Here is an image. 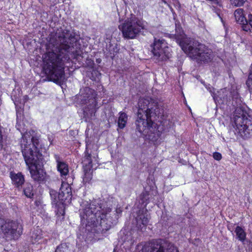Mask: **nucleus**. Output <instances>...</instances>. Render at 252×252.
I'll return each instance as SVG.
<instances>
[{
    "label": "nucleus",
    "mask_w": 252,
    "mask_h": 252,
    "mask_svg": "<svg viewBox=\"0 0 252 252\" xmlns=\"http://www.w3.org/2000/svg\"><path fill=\"white\" fill-rule=\"evenodd\" d=\"M98 160L97 157H92L91 154L86 151V155L84 158L83 163L84 167V177L83 181L85 183L89 182L92 178L91 169L94 168V165L97 164Z\"/></svg>",
    "instance_id": "obj_14"
},
{
    "label": "nucleus",
    "mask_w": 252,
    "mask_h": 252,
    "mask_svg": "<svg viewBox=\"0 0 252 252\" xmlns=\"http://www.w3.org/2000/svg\"><path fill=\"white\" fill-rule=\"evenodd\" d=\"M175 38L182 49L190 58L198 62L208 63L213 58L212 51L197 41L188 38L182 32L179 34H175Z\"/></svg>",
    "instance_id": "obj_5"
},
{
    "label": "nucleus",
    "mask_w": 252,
    "mask_h": 252,
    "mask_svg": "<svg viewBox=\"0 0 252 252\" xmlns=\"http://www.w3.org/2000/svg\"><path fill=\"white\" fill-rule=\"evenodd\" d=\"M76 41L75 33L67 30L57 33L55 38L50 39V43L55 49L43 55V69L53 82L61 83L65 80V64L70 60V53L74 58L81 56L79 49H74Z\"/></svg>",
    "instance_id": "obj_1"
},
{
    "label": "nucleus",
    "mask_w": 252,
    "mask_h": 252,
    "mask_svg": "<svg viewBox=\"0 0 252 252\" xmlns=\"http://www.w3.org/2000/svg\"><path fill=\"white\" fill-rule=\"evenodd\" d=\"M222 93L224 94V95L220 96V99H222L223 101H227L228 100H230V96L228 97L227 94H229V93L226 89H222L220 92V93Z\"/></svg>",
    "instance_id": "obj_25"
},
{
    "label": "nucleus",
    "mask_w": 252,
    "mask_h": 252,
    "mask_svg": "<svg viewBox=\"0 0 252 252\" xmlns=\"http://www.w3.org/2000/svg\"><path fill=\"white\" fill-rule=\"evenodd\" d=\"M81 92V103L88 104L87 106L84 108V115L86 119H92L93 116H94L96 112V94L94 90L89 87L84 88Z\"/></svg>",
    "instance_id": "obj_8"
},
{
    "label": "nucleus",
    "mask_w": 252,
    "mask_h": 252,
    "mask_svg": "<svg viewBox=\"0 0 252 252\" xmlns=\"http://www.w3.org/2000/svg\"><path fill=\"white\" fill-rule=\"evenodd\" d=\"M54 158L57 163L58 171L60 173L61 177L65 179L69 172L68 165L63 161L59 155L56 154Z\"/></svg>",
    "instance_id": "obj_15"
},
{
    "label": "nucleus",
    "mask_w": 252,
    "mask_h": 252,
    "mask_svg": "<svg viewBox=\"0 0 252 252\" xmlns=\"http://www.w3.org/2000/svg\"><path fill=\"white\" fill-rule=\"evenodd\" d=\"M248 117H250L246 112L240 108H237L231 118L236 130L245 138L252 136V122Z\"/></svg>",
    "instance_id": "obj_6"
},
{
    "label": "nucleus",
    "mask_w": 252,
    "mask_h": 252,
    "mask_svg": "<svg viewBox=\"0 0 252 252\" xmlns=\"http://www.w3.org/2000/svg\"><path fill=\"white\" fill-rule=\"evenodd\" d=\"M137 118L135 121L136 130L141 134L148 136L149 139L156 141L161 135L159 130L155 129L153 122L151 118L154 115L157 116L158 110L156 104L150 101L149 98H141L138 103Z\"/></svg>",
    "instance_id": "obj_4"
},
{
    "label": "nucleus",
    "mask_w": 252,
    "mask_h": 252,
    "mask_svg": "<svg viewBox=\"0 0 252 252\" xmlns=\"http://www.w3.org/2000/svg\"><path fill=\"white\" fill-rule=\"evenodd\" d=\"M213 96V98H214V99L215 100L216 99H217V97L215 95H214Z\"/></svg>",
    "instance_id": "obj_32"
},
{
    "label": "nucleus",
    "mask_w": 252,
    "mask_h": 252,
    "mask_svg": "<svg viewBox=\"0 0 252 252\" xmlns=\"http://www.w3.org/2000/svg\"><path fill=\"white\" fill-rule=\"evenodd\" d=\"M235 232L237 236L238 239L243 242L246 237V233L244 230L240 226H237L235 229Z\"/></svg>",
    "instance_id": "obj_20"
},
{
    "label": "nucleus",
    "mask_w": 252,
    "mask_h": 252,
    "mask_svg": "<svg viewBox=\"0 0 252 252\" xmlns=\"http://www.w3.org/2000/svg\"><path fill=\"white\" fill-rule=\"evenodd\" d=\"M141 252H179L173 244L163 239H158L146 243Z\"/></svg>",
    "instance_id": "obj_10"
},
{
    "label": "nucleus",
    "mask_w": 252,
    "mask_h": 252,
    "mask_svg": "<svg viewBox=\"0 0 252 252\" xmlns=\"http://www.w3.org/2000/svg\"><path fill=\"white\" fill-rule=\"evenodd\" d=\"M213 157L214 158L217 160H220L222 158L221 154L219 152L214 153Z\"/></svg>",
    "instance_id": "obj_29"
},
{
    "label": "nucleus",
    "mask_w": 252,
    "mask_h": 252,
    "mask_svg": "<svg viewBox=\"0 0 252 252\" xmlns=\"http://www.w3.org/2000/svg\"><path fill=\"white\" fill-rule=\"evenodd\" d=\"M120 212H121V211H119V212L117 211L116 213L118 214V213H120Z\"/></svg>",
    "instance_id": "obj_34"
},
{
    "label": "nucleus",
    "mask_w": 252,
    "mask_h": 252,
    "mask_svg": "<svg viewBox=\"0 0 252 252\" xmlns=\"http://www.w3.org/2000/svg\"><path fill=\"white\" fill-rule=\"evenodd\" d=\"M130 243V244H133V241H132V240H130V243Z\"/></svg>",
    "instance_id": "obj_33"
},
{
    "label": "nucleus",
    "mask_w": 252,
    "mask_h": 252,
    "mask_svg": "<svg viewBox=\"0 0 252 252\" xmlns=\"http://www.w3.org/2000/svg\"><path fill=\"white\" fill-rule=\"evenodd\" d=\"M113 201L95 200L89 203H83L84 208L80 210L82 223H86V231H88L86 238H97L95 234L103 233L116 223L118 215L112 211Z\"/></svg>",
    "instance_id": "obj_2"
},
{
    "label": "nucleus",
    "mask_w": 252,
    "mask_h": 252,
    "mask_svg": "<svg viewBox=\"0 0 252 252\" xmlns=\"http://www.w3.org/2000/svg\"><path fill=\"white\" fill-rule=\"evenodd\" d=\"M242 26V28L243 31H246L247 32H250L251 30V26L250 25L248 20L247 21L246 23H244V24H240Z\"/></svg>",
    "instance_id": "obj_27"
},
{
    "label": "nucleus",
    "mask_w": 252,
    "mask_h": 252,
    "mask_svg": "<svg viewBox=\"0 0 252 252\" xmlns=\"http://www.w3.org/2000/svg\"><path fill=\"white\" fill-rule=\"evenodd\" d=\"M1 230L6 239H17L22 234L23 227L17 221L8 220L1 225Z\"/></svg>",
    "instance_id": "obj_13"
},
{
    "label": "nucleus",
    "mask_w": 252,
    "mask_h": 252,
    "mask_svg": "<svg viewBox=\"0 0 252 252\" xmlns=\"http://www.w3.org/2000/svg\"><path fill=\"white\" fill-rule=\"evenodd\" d=\"M27 99H28V96L25 95L24 96V99H23V100H20V101H19V99H17V98H15V100H13L16 110H17L19 102L20 104H21V106H23L24 103H25V102L27 100ZM19 117H21V113L19 112V111L17 110V120L19 119Z\"/></svg>",
    "instance_id": "obj_22"
},
{
    "label": "nucleus",
    "mask_w": 252,
    "mask_h": 252,
    "mask_svg": "<svg viewBox=\"0 0 252 252\" xmlns=\"http://www.w3.org/2000/svg\"><path fill=\"white\" fill-rule=\"evenodd\" d=\"M123 36L127 39H133L145 29L144 22L137 17L131 15L124 22L119 26Z\"/></svg>",
    "instance_id": "obj_7"
},
{
    "label": "nucleus",
    "mask_w": 252,
    "mask_h": 252,
    "mask_svg": "<svg viewBox=\"0 0 252 252\" xmlns=\"http://www.w3.org/2000/svg\"><path fill=\"white\" fill-rule=\"evenodd\" d=\"M10 178L13 184L17 188L21 187L25 182L24 176L21 173H10Z\"/></svg>",
    "instance_id": "obj_17"
},
{
    "label": "nucleus",
    "mask_w": 252,
    "mask_h": 252,
    "mask_svg": "<svg viewBox=\"0 0 252 252\" xmlns=\"http://www.w3.org/2000/svg\"><path fill=\"white\" fill-rule=\"evenodd\" d=\"M2 127L0 126V150L2 149L5 144L6 135L2 131Z\"/></svg>",
    "instance_id": "obj_24"
},
{
    "label": "nucleus",
    "mask_w": 252,
    "mask_h": 252,
    "mask_svg": "<svg viewBox=\"0 0 252 252\" xmlns=\"http://www.w3.org/2000/svg\"><path fill=\"white\" fill-rule=\"evenodd\" d=\"M127 121V115L124 112H120L118 120L119 128L123 129L126 126Z\"/></svg>",
    "instance_id": "obj_19"
},
{
    "label": "nucleus",
    "mask_w": 252,
    "mask_h": 252,
    "mask_svg": "<svg viewBox=\"0 0 252 252\" xmlns=\"http://www.w3.org/2000/svg\"><path fill=\"white\" fill-rule=\"evenodd\" d=\"M34 131L26 132L22 136L21 148L25 162L28 166L32 178L36 181L43 180L44 175L40 169L42 164L43 156L39 152L38 146L39 140L33 136Z\"/></svg>",
    "instance_id": "obj_3"
},
{
    "label": "nucleus",
    "mask_w": 252,
    "mask_h": 252,
    "mask_svg": "<svg viewBox=\"0 0 252 252\" xmlns=\"http://www.w3.org/2000/svg\"><path fill=\"white\" fill-rule=\"evenodd\" d=\"M234 15L235 20L238 24H244L248 20L245 17L244 11L242 8H238L235 10Z\"/></svg>",
    "instance_id": "obj_18"
},
{
    "label": "nucleus",
    "mask_w": 252,
    "mask_h": 252,
    "mask_svg": "<svg viewBox=\"0 0 252 252\" xmlns=\"http://www.w3.org/2000/svg\"><path fill=\"white\" fill-rule=\"evenodd\" d=\"M248 22L252 28V14H249L248 15Z\"/></svg>",
    "instance_id": "obj_30"
},
{
    "label": "nucleus",
    "mask_w": 252,
    "mask_h": 252,
    "mask_svg": "<svg viewBox=\"0 0 252 252\" xmlns=\"http://www.w3.org/2000/svg\"><path fill=\"white\" fill-rule=\"evenodd\" d=\"M23 192L24 194L29 198H31L33 195L32 192V186L31 184L26 183L25 185Z\"/></svg>",
    "instance_id": "obj_21"
},
{
    "label": "nucleus",
    "mask_w": 252,
    "mask_h": 252,
    "mask_svg": "<svg viewBox=\"0 0 252 252\" xmlns=\"http://www.w3.org/2000/svg\"><path fill=\"white\" fill-rule=\"evenodd\" d=\"M153 59L158 62H163L171 57L170 49L164 39H157L155 38L154 43L151 44Z\"/></svg>",
    "instance_id": "obj_11"
},
{
    "label": "nucleus",
    "mask_w": 252,
    "mask_h": 252,
    "mask_svg": "<svg viewBox=\"0 0 252 252\" xmlns=\"http://www.w3.org/2000/svg\"><path fill=\"white\" fill-rule=\"evenodd\" d=\"M55 252H70L66 243H62L57 248Z\"/></svg>",
    "instance_id": "obj_23"
},
{
    "label": "nucleus",
    "mask_w": 252,
    "mask_h": 252,
    "mask_svg": "<svg viewBox=\"0 0 252 252\" xmlns=\"http://www.w3.org/2000/svg\"><path fill=\"white\" fill-rule=\"evenodd\" d=\"M232 99L233 101L235 99L236 103H239L241 101V99L239 97V94L237 92H233L232 94Z\"/></svg>",
    "instance_id": "obj_28"
},
{
    "label": "nucleus",
    "mask_w": 252,
    "mask_h": 252,
    "mask_svg": "<svg viewBox=\"0 0 252 252\" xmlns=\"http://www.w3.org/2000/svg\"><path fill=\"white\" fill-rule=\"evenodd\" d=\"M208 90L210 92H211V93H213L212 92V90H214L213 88L210 87H209L208 88H207Z\"/></svg>",
    "instance_id": "obj_31"
},
{
    "label": "nucleus",
    "mask_w": 252,
    "mask_h": 252,
    "mask_svg": "<svg viewBox=\"0 0 252 252\" xmlns=\"http://www.w3.org/2000/svg\"><path fill=\"white\" fill-rule=\"evenodd\" d=\"M50 195L52 198V203L56 208H63V202L67 201L69 202L72 198L71 189L68 183L62 181L61 187L60 189L58 196L55 191H50Z\"/></svg>",
    "instance_id": "obj_12"
},
{
    "label": "nucleus",
    "mask_w": 252,
    "mask_h": 252,
    "mask_svg": "<svg viewBox=\"0 0 252 252\" xmlns=\"http://www.w3.org/2000/svg\"><path fill=\"white\" fill-rule=\"evenodd\" d=\"M141 204L140 209L136 213V216L133 220V224L135 225L138 229L142 230L145 228L149 222L150 217L148 215L146 207L148 204L149 194L147 191L143 192L140 196Z\"/></svg>",
    "instance_id": "obj_9"
},
{
    "label": "nucleus",
    "mask_w": 252,
    "mask_h": 252,
    "mask_svg": "<svg viewBox=\"0 0 252 252\" xmlns=\"http://www.w3.org/2000/svg\"><path fill=\"white\" fill-rule=\"evenodd\" d=\"M45 233H43L40 229L37 228L34 229L31 234V242L33 244L36 243H38V244L46 243L47 241V239L45 238Z\"/></svg>",
    "instance_id": "obj_16"
},
{
    "label": "nucleus",
    "mask_w": 252,
    "mask_h": 252,
    "mask_svg": "<svg viewBox=\"0 0 252 252\" xmlns=\"http://www.w3.org/2000/svg\"><path fill=\"white\" fill-rule=\"evenodd\" d=\"M247 0H230L231 3L235 6H241Z\"/></svg>",
    "instance_id": "obj_26"
}]
</instances>
